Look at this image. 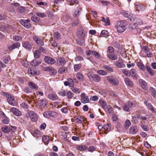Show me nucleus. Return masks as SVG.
<instances>
[{"instance_id": "9", "label": "nucleus", "mask_w": 156, "mask_h": 156, "mask_svg": "<svg viewBox=\"0 0 156 156\" xmlns=\"http://www.w3.org/2000/svg\"><path fill=\"white\" fill-rule=\"evenodd\" d=\"M48 101L45 99H43L39 100L38 102V104L41 108H44L48 104Z\"/></svg>"}, {"instance_id": "7", "label": "nucleus", "mask_w": 156, "mask_h": 156, "mask_svg": "<svg viewBox=\"0 0 156 156\" xmlns=\"http://www.w3.org/2000/svg\"><path fill=\"white\" fill-rule=\"evenodd\" d=\"M44 60L46 63L50 65H53L56 62V61L54 59L48 56L45 57Z\"/></svg>"}, {"instance_id": "6", "label": "nucleus", "mask_w": 156, "mask_h": 156, "mask_svg": "<svg viewBox=\"0 0 156 156\" xmlns=\"http://www.w3.org/2000/svg\"><path fill=\"white\" fill-rule=\"evenodd\" d=\"M75 122L78 123H85L87 121V119L82 116H79L77 117H75Z\"/></svg>"}, {"instance_id": "33", "label": "nucleus", "mask_w": 156, "mask_h": 156, "mask_svg": "<svg viewBox=\"0 0 156 156\" xmlns=\"http://www.w3.org/2000/svg\"><path fill=\"white\" fill-rule=\"evenodd\" d=\"M33 54L34 57L36 59L40 57L41 54H40L39 51L38 50H35Z\"/></svg>"}, {"instance_id": "63", "label": "nucleus", "mask_w": 156, "mask_h": 156, "mask_svg": "<svg viewBox=\"0 0 156 156\" xmlns=\"http://www.w3.org/2000/svg\"><path fill=\"white\" fill-rule=\"evenodd\" d=\"M31 20L33 21L36 22L38 20V18L35 16H33L31 17Z\"/></svg>"}, {"instance_id": "40", "label": "nucleus", "mask_w": 156, "mask_h": 156, "mask_svg": "<svg viewBox=\"0 0 156 156\" xmlns=\"http://www.w3.org/2000/svg\"><path fill=\"white\" fill-rule=\"evenodd\" d=\"M149 90L151 93V95L154 97L156 98V91L152 87H150Z\"/></svg>"}, {"instance_id": "19", "label": "nucleus", "mask_w": 156, "mask_h": 156, "mask_svg": "<svg viewBox=\"0 0 156 156\" xmlns=\"http://www.w3.org/2000/svg\"><path fill=\"white\" fill-rule=\"evenodd\" d=\"M139 83L141 87L144 90H146L147 87L146 83L142 79H140L139 81Z\"/></svg>"}, {"instance_id": "61", "label": "nucleus", "mask_w": 156, "mask_h": 156, "mask_svg": "<svg viewBox=\"0 0 156 156\" xmlns=\"http://www.w3.org/2000/svg\"><path fill=\"white\" fill-rule=\"evenodd\" d=\"M142 50L143 52L147 53L149 51V48L148 47L145 46L143 47Z\"/></svg>"}, {"instance_id": "50", "label": "nucleus", "mask_w": 156, "mask_h": 156, "mask_svg": "<svg viewBox=\"0 0 156 156\" xmlns=\"http://www.w3.org/2000/svg\"><path fill=\"white\" fill-rule=\"evenodd\" d=\"M81 66V65L80 64L75 65L74 66V69L75 71H78L80 68Z\"/></svg>"}, {"instance_id": "49", "label": "nucleus", "mask_w": 156, "mask_h": 156, "mask_svg": "<svg viewBox=\"0 0 156 156\" xmlns=\"http://www.w3.org/2000/svg\"><path fill=\"white\" fill-rule=\"evenodd\" d=\"M10 60V56H6L4 58L3 62L7 64L8 63Z\"/></svg>"}, {"instance_id": "32", "label": "nucleus", "mask_w": 156, "mask_h": 156, "mask_svg": "<svg viewBox=\"0 0 156 156\" xmlns=\"http://www.w3.org/2000/svg\"><path fill=\"white\" fill-rule=\"evenodd\" d=\"M76 148L80 151H84L87 149V147L86 145H79L76 147Z\"/></svg>"}, {"instance_id": "25", "label": "nucleus", "mask_w": 156, "mask_h": 156, "mask_svg": "<svg viewBox=\"0 0 156 156\" xmlns=\"http://www.w3.org/2000/svg\"><path fill=\"white\" fill-rule=\"evenodd\" d=\"M101 21L105 23L106 25H110V21L108 17H107L105 19L103 17H101Z\"/></svg>"}, {"instance_id": "41", "label": "nucleus", "mask_w": 156, "mask_h": 156, "mask_svg": "<svg viewBox=\"0 0 156 156\" xmlns=\"http://www.w3.org/2000/svg\"><path fill=\"white\" fill-rule=\"evenodd\" d=\"M17 11L20 13H23L25 11V8L22 6L19 7L17 9Z\"/></svg>"}, {"instance_id": "4", "label": "nucleus", "mask_w": 156, "mask_h": 156, "mask_svg": "<svg viewBox=\"0 0 156 156\" xmlns=\"http://www.w3.org/2000/svg\"><path fill=\"white\" fill-rule=\"evenodd\" d=\"M108 80L111 84L117 85L119 84V81L116 79H115L113 76H108L107 77Z\"/></svg>"}, {"instance_id": "23", "label": "nucleus", "mask_w": 156, "mask_h": 156, "mask_svg": "<svg viewBox=\"0 0 156 156\" xmlns=\"http://www.w3.org/2000/svg\"><path fill=\"white\" fill-rule=\"evenodd\" d=\"M135 6L136 10L138 11H142L145 9L144 6L141 4L136 5Z\"/></svg>"}, {"instance_id": "35", "label": "nucleus", "mask_w": 156, "mask_h": 156, "mask_svg": "<svg viewBox=\"0 0 156 156\" xmlns=\"http://www.w3.org/2000/svg\"><path fill=\"white\" fill-rule=\"evenodd\" d=\"M99 104L102 105L104 108H105L107 105L106 102L103 100L101 99L99 101Z\"/></svg>"}, {"instance_id": "20", "label": "nucleus", "mask_w": 156, "mask_h": 156, "mask_svg": "<svg viewBox=\"0 0 156 156\" xmlns=\"http://www.w3.org/2000/svg\"><path fill=\"white\" fill-rule=\"evenodd\" d=\"M41 63V61H38L36 59H34L30 63L31 65L34 66H38Z\"/></svg>"}, {"instance_id": "28", "label": "nucleus", "mask_w": 156, "mask_h": 156, "mask_svg": "<svg viewBox=\"0 0 156 156\" xmlns=\"http://www.w3.org/2000/svg\"><path fill=\"white\" fill-rule=\"evenodd\" d=\"M108 57L111 59L115 60L117 59V56L115 55L112 54H109L108 55Z\"/></svg>"}, {"instance_id": "15", "label": "nucleus", "mask_w": 156, "mask_h": 156, "mask_svg": "<svg viewBox=\"0 0 156 156\" xmlns=\"http://www.w3.org/2000/svg\"><path fill=\"white\" fill-rule=\"evenodd\" d=\"M138 131V129L136 126H131L129 130V133L132 134H134Z\"/></svg>"}, {"instance_id": "44", "label": "nucleus", "mask_w": 156, "mask_h": 156, "mask_svg": "<svg viewBox=\"0 0 156 156\" xmlns=\"http://www.w3.org/2000/svg\"><path fill=\"white\" fill-rule=\"evenodd\" d=\"M97 73L99 75L102 76H105L107 74V73L106 71L101 70H98Z\"/></svg>"}, {"instance_id": "26", "label": "nucleus", "mask_w": 156, "mask_h": 156, "mask_svg": "<svg viewBox=\"0 0 156 156\" xmlns=\"http://www.w3.org/2000/svg\"><path fill=\"white\" fill-rule=\"evenodd\" d=\"M42 140L44 144L47 145L48 144L49 141V138L47 136H42Z\"/></svg>"}, {"instance_id": "36", "label": "nucleus", "mask_w": 156, "mask_h": 156, "mask_svg": "<svg viewBox=\"0 0 156 156\" xmlns=\"http://www.w3.org/2000/svg\"><path fill=\"white\" fill-rule=\"evenodd\" d=\"M2 131L5 133H8L10 132L9 127H8L7 126H5L2 127Z\"/></svg>"}, {"instance_id": "16", "label": "nucleus", "mask_w": 156, "mask_h": 156, "mask_svg": "<svg viewBox=\"0 0 156 156\" xmlns=\"http://www.w3.org/2000/svg\"><path fill=\"white\" fill-rule=\"evenodd\" d=\"M20 46V43L19 42L15 43L12 44L11 46H8V49L10 50H12L16 48H18Z\"/></svg>"}, {"instance_id": "45", "label": "nucleus", "mask_w": 156, "mask_h": 156, "mask_svg": "<svg viewBox=\"0 0 156 156\" xmlns=\"http://www.w3.org/2000/svg\"><path fill=\"white\" fill-rule=\"evenodd\" d=\"M136 118H137L138 119H141L143 120H145L146 119V118L145 117H143L141 115H136V117H133L132 119H134V118H135L136 119Z\"/></svg>"}, {"instance_id": "34", "label": "nucleus", "mask_w": 156, "mask_h": 156, "mask_svg": "<svg viewBox=\"0 0 156 156\" xmlns=\"http://www.w3.org/2000/svg\"><path fill=\"white\" fill-rule=\"evenodd\" d=\"M134 23L137 25H141L143 23L142 20L138 18H135L134 19Z\"/></svg>"}, {"instance_id": "46", "label": "nucleus", "mask_w": 156, "mask_h": 156, "mask_svg": "<svg viewBox=\"0 0 156 156\" xmlns=\"http://www.w3.org/2000/svg\"><path fill=\"white\" fill-rule=\"evenodd\" d=\"M23 91L27 93H31L32 92V90L29 87H26L23 90Z\"/></svg>"}, {"instance_id": "42", "label": "nucleus", "mask_w": 156, "mask_h": 156, "mask_svg": "<svg viewBox=\"0 0 156 156\" xmlns=\"http://www.w3.org/2000/svg\"><path fill=\"white\" fill-rule=\"evenodd\" d=\"M123 109L127 112L130 111L129 107L128 106L127 104H124L123 105Z\"/></svg>"}, {"instance_id": "43", "label": "nucleus", "mask_w": 156, "mask_h": 156, "mask_svg": "<svg viewBox=\"0 0 156 156\" xmlns=\"http://www.w3.org/2000/svg\"><path fill=\"white\" fill-rule=\"evenodd\" d=\"M13 39L15 41H20L22 40L21 37L19 35H15L13 37Z\"/></svg>"}, {"instance_id": "64", "label": "nucleus", "mask_w": 156, "mask_h": 156, "mask_svg": "<svg viewBox=\"0 0 156 156\" xmlns=\"http://www.w3.org/2000/svg\"><path fill=\"white\" fill-rule=\"evenodd\" d=\"M148 108L151 110V111L153 112H155V110L152 107V106L151 105L148 103V105H147Z\"/></svg>"}, {"instance_id": "1", "label": "nucleus", "mask_w": 156, "mask_h": 156, "mask_svg": "<svg viewBox=\"0 0 156 156\" xmlns=\"http://www.w3.org/2000/svg\"><path fill=\"white\" fill-rule=\"evenodd\" d=\"M115 27L117 29L118 32L120 33L124 32L126 29L125 26L122 21H118Z\"/></svg>"}, {"instance_id": "11", "label": "nucleus", "mask_w": 156, "mask_h": 156, "mask_svg": "<svg viewBox=\"0 0 156 156\" xmlns=\"http://www.w3.org/2000/svg\"><path fill=\"white\" fill-rule=\"evenodd\" d=\"M57 63L59 66H63L66 63V60L63 57L58 58L57 60Z\"/></svg>"}, {"instance_id": "60", "label": "nucleus", "mask_w": 156, "mask_h": 156, "mask_svg": "<svg viewBox=\"0 0 156 156\" xmlns=\"http://www.w3.org/2000/svg\"><path fill=\"white\" fill-rule=\"evenodd\" d=\"M58 94L61 96L64 97L66 96V93L65 90H62L58 93Z\"/></svg>"}, {"instance_id": "2", "label": "nucleus", "mask_w": 156, "mask_h": 156, "mask_svg": "<svg viewBox=\"0 0 156 156\" xmlns=\"http://www.w3.org/2000/svg\"><path fill=\"white\" fill-rule=\"evenodd\" d=\"M7 99V101L9 103L13 106H16L17 103L15 101V99L13 96L11 94H9L7 93H4Z\"/></svg>"}, {"instance_id": "57", "label": "nucleus", "mask_w": 156, "mask_h": 156, "mask_svg": "<svg viewBox=\"0 0 156 156\" xmlns=\"http://www.w3.org/2000/svg\"><path fill=\"white\" fill-rule=\"evenodd\" d=\"M48 71L51 74L55 75L56 73L55 70L53 68L51 67H50Z\"/></svg>"}, {"instance_id": "51", "label": "nucleus", "mask_w": 156, "mask_h": 156, "mask_svg": "<svg viewBox=\"0 0 156 156\" xmlns=\"http://www.w3.org/2000/svg\"><path fill=\"white\" fill-rule=\"evenodd\" d=\"M67 80L69 84V87H73L74 85L73 80L71 78H69L67 79Z\"/></svg>"}, {"instance_id": "59", "label": "nucleus", "mask_w": 156, "mask_h": 156, "mask_svg": "<svg viewBox=\"0 0 156 156\" xmlns=\"http://www.w3.org/2000/svg\"><path fill=\"white\" fill-rule=\"evenodd\" d=\"M21 62L24 67H27L29 65L28 62L27 61L22 60L21 61Z\"/></svg>"}, {"instance_id": "47", "label": "nucleus", "mask_w": 156, "mask_h": 156, "mask_svg": "<svg viewBox=\"0 0 156 156\" xmlns=\"http://www.w3.org/2000/svg\"><path fill=\"white\" fill-rule=\"evenodd\" d=\"M70 5H73L74 4H77L78 1L77 0H68Z\"/></svg>"}, {"instance_id": "52", "label": "nucleus", "mask_w": 156, "mask_h": 156, "mask_svg": "<svg viewBox=\"0 0 156 156\" xmlns=\"http://www.w3.org/2000/svg\"><path fill=\"white\" fill-rule=\"evenodd\" d=\"M147 70L149 73L150 74L151 76H153L154 74L153 71L151 69L150 67L147 66Z\"/></svg>"}, {"instance_id": "5", "label": "nucleus", "mask_w": 156, "mask_h": 156, "mask_svg": "<svg viewBox=\"0 0 156 156\" xmlns=\"http://www.w3.org/2000/svg\"><path fill=\"white\" fill-rule=\"evenodd\" d=\"M31 120L33 122H35L37 120V114L32 111H30L28 112Z\"/></svg>"}, {"instance_id": "24", "label": "nucleus", "mask_w": 156, "mask_h": 156, "mask_svg": "<svg viewBox=\"0 0 156 156\" xmlns=\"http://www.w3.org/2000/svg\"><path fill=\"white\" fill-rule=\"evenodd\" d=\"M28 85L31 89L37 90L38 87L34 83L32 82H30L28 83Z\"/></svg>"}, {"instance_id": "17", "label": "nucleus", "mask_w": 156, "mask_h": 156, "mask_svg": "<svg viewBox=\"0 0 156 156\" xmlns=\"http://www.w3.org/2000/svg\"><path fill=\"white\" fill-rule=\"evenodd\" d=\"M130 75L134 79H137L138 78V75L136 70L135 69H132L130 70Z\"/></svg>"}, {"instance_id": "18", "label": "nucleus", "mask_w": 156, "mask_h": 156, "mask_svg": "<svg viewBox=\"0 0 156 156\" xmlns=\"http://www.w3.org/2000/svg\"><path fill=\"white\" fill-rule=\"evenodd\" d=\"M48 97L49 99L53 101L56 100L58 98L56 94H48Z\"/></svg>"}, {"instance_id": "55", "label": "nucleus", "mask_w": 156, "mask_h": 156, "mask_svg": "<svg viewBox=\"0 0 156 156\" xmlns=\"http://www.w3.org/2000/svg\"><path fill=\"white\" fill-rule=\"evenodd\" d=\"M72 90L73 92L75 93H80L81 91L80 89L75 87L72 88Z\"/></svg>"}, {"instance_id": "56", "label": "nucleus", "mask_w": 156, "mask_h": 156, "mask_svg": "<svg viewBox=\"0 0 156 156\" xmlns=\"http://www.w3.org/2000/svg\"><path fill=\"white\" fill-rule=\"evenodd\" d=\"M122 72L123 73L127 76H130V71L129 72L128 70L123 69L122 70Z\"/></svg>"}, {"instance_id": "58", "label": "nucleus", "mask_w": 156, "mask_h": 156, "mask_svg": "<svg viewBox=\"0 0 156 156\" xmlns=\"http://www.w3.org/2000/svg\"><path fill=\"white\" fill-rule=\"evenodd\" d=\"M76 77L80 80H83V77L82 74L80 73H78L76 75Z\"/></svg>"}, {"instance_id": "27", "label": "nucleus", "mask_w": 156, "mask_h": 156, "mask_svg": "<svg viewBox=\"0 0 156 156\" xmlns=\"http://www.w3.org/2000/svg\"><path fill=\"white\" fill-rule=\"evenodd\" d=\"M124 81L126 85L129 87H132L133 83L132 81L128 78H126L124 79Z\"/></svg>"}, {"instance_id": "31", "label": "nucleus", "mask_w": 156, "mask_h": 156, "mask_svg": "<svg viewBox=\"0 0 156 156\" xmlns=\"http://www.w3.org/2000/svg\"><path fill=\"white\" fill-rule=\"evenodd\" d=\"M108 34V31L105 30H104L102 31L101 34L99 35V37H106Z\"/></svg>"}, {"instance_id": "12", "label": "nucleus", "mask_w": 156, "mask_h": 156, "mask_svg": "<svg viewBox=\"0 0 156 156\" xmlns=\"http://www.w3.org/2000/svg\"><path fill=\"white\" fill-rule=\"evenodd\" d=\"M22 46L23 47L27 50L30 51L32 49V46L27 41H23L22 43Z\"/></svg>"}, {"instance_id": "38", "label": "nucleus", "mask_w": 156, "mask_h": 156, "mask_svg": "<svg viewBox=\"0 0 156 156\" xmlns=\"http://www.w3.org/2000/svg\"><path fill=\"white\" fill-rule=\"evenodd\" d=\"M54 38L56 40H60L61 38L60 33L58 32L55 33L54 34Z\"/></svg>"}, {"instance_id": "39", "label": "nucleus", "mask_w": 156, "mask_h": 156, "mask_svg": "<svg viewBox=\"0 0 156 156\" xmlns=\"http://www.w3.org/2000/svg\"><path fill=\"white\" fill-rule=\"evenodd\" d=\"M73 92L69 90L67 92L66 96L68 99H70L73 98Z\"/></svg>"}, {"instance_id": "62", "label": "nucleus", "mask_w": 156, "mask_h": 156, "mask_svg": "<svg viewBox=\"0 0 156 156\" xmlns=\"http://www.w3.org/2000/svg\"><path fill=\"white\" fill-rule=\"evenodd\" d=\"M107 107L108 112L110 113H112L113 111L112 107L110 105H108Z\"/></svg>"}, {"instance_id": "14", "label": "nucleus", "mask_w": 156, "mask_h": 156, "mask_svg": "<svg viewBox=\"0 0 156 156\" xmlns=\"http://www.w3.org/2000/svg\"><path fill=\"white\" fill-rule=\"evenodd\" d=\"M10 111L17 116H20L22 114L21 112L19 109L15 108H11L10 109Z\"/></svg>"}, {"instance_id": "13", "label": "nucleus", "mask_w": 156, "mask_h": 156, "mask_svg": "<svg viewBox=\"0 0 156 156\" xmlns=\"http://www.w3.org/2000/svg\"><path fill=\"white\" fill-rule=\"evenodd\" d=\"M33 40L38 45L43 46L44 43L42 41L41 39L39 37L36 36H34L33 37Z\"/></svg>"}, {"instance_id": "30", "label": "nucleus", "mask_w": 156, "mask_h": 156, "mask_svg": "<svg viewBox=\"0 0 156 156\" xmlns=\"http://www.w3.org/2000/svg\"><path fill=\"white\" fill-rule=\"evenodd\" d=\"M28 74L31 75H37V72L34 70L32 69L31 68L28 69Z\"/></svg>"}, {"instance_id": "3", "label": "nucleus", "mask_w": 156, "mask_h": 156, "mask_svg": "<svg viewBox=\"0 0 156 156\" xmlns=\"http://www.w3.org/2000/svg\"><path fill=\"white\" fill-rule=\"evenodd\" d=\"M76 34L79 38L83 39L86 34V32L83 27H80L77 29Z\"/></svg>"}, {"instance_id": "29", "label": "nucleus", "mask_w": 156, "mask_h": 156, "mask_svg": "<svg viewBox=\"0 0 156 156\" xmlns=\"http://www.w3.org/2000/svg\"><path fill=\"white\" fill-rule=\"evenodd\" d=\"M137 66L141 70L144 71L145 70V68L144 66L141 62H138L137 63Z\"/></svg>"}, {"instance_id": "53", "label": "nucleus", "mask_w": 156, "mask_h": 156, "mask_svg": "<svg viewBox=\"0 0 156 156\" xmlns=\"http://www.w3.org/2000/svg\"><path fill=\"white\" fill-rule=\"evenodd\" d=\"M103 68L104 69L107 70H108L112 72L113 71V69L111 67L108 66H103Z\"/></svg>"}, {"instance_id": "54", "label": "nucleus", "mask_w": 156, "mask_h": 156, "mask_svg": "<svg viewBox=\"0 0 156 156\" xmlns=\"http://www.w3.org/2000/svg\"><path fill=\"white\" fill-rule=\"evenodd\" d=\"M131 125V123L130 122L129 120H127L125 123V127L127 128L129 126Z\"/></svg>"}, {"instance_id": "37", "label": "nucleus", "mask_w": 156, "mask_h": 156, "mask_svg": "<svg viewBox=\"0 0 156 156\" xmlns=\"http://www.w3.org/2000/svg\"><path fill=\"white\" fill-rule=\"evenodd\" d=\"M36 14L37 16L41 18H44L46 16L45 13L38 12L36 13Z\"/></svg>"}, {"instance_id": "10", "label": "nucleus", "mask_w": 156, "mask_h": 156, "mask_svg": "<svg viewBox=\"0 0 156 156\" xmlns=\"http://www.w3.org/2000/svg\"><path fill=\"white\" fill-rule=\"evenodd\" d=\"M81 101L82 103H86L89 102V99L87 96H86L85 93H82L81 94Z\"/></svg>"}, {"instance_id": "22", "label": "nucleus", "mask_w": 156, "mask_h": 156, "mask_svg": "<svg viewBox=\"0 0 156 156\" xmlns=\"http://www.w3.org/2000/svg\"><path fill=\"white\" fill-rule=\"evenodd\" d=\"M93 80L95 82H99L101 80V77L97 74H94L91 76Z\"/></svg>"}, {"instance_id": "21", "label": "nucleus", "mask_w": 156, "mask_h": 156, "mask_svg": "<svg viewBox=\"0 0 156 156\" xmlns=\"http://www.w3.org/2000/svg\"><path fill=\"white\" fill-rule=\"evenodd\" d=\"M115 65L118 68L123 67V64L122 59L119 58L118 60L116 62Z\"/></svg>"}, {"instance_id": "8", "label": "nucleus", "mask_w": 156, "mask_h": 156, "mask_svg": "<svg viewBox=\"0 0 156 156\" xmlns=\"http://www.w3.org/2000/svg\"><path fill=\"white\" fill-rule=\"evenodd\" d=\"M30 20H21L20 21V23L25 27L28 28L30 26Z\"/></svg>"}, {"instance_id": "48", "label": "nucleus", "mask_w": 156, "mask_h": 156, "mask_svg": "<svg viewBox=\"0 0 156 156\" xmlns=\"http://www.w3.org/2000/svg\"><path fill=\"white\" fill-rule=\"evenodd\" d=\"M67 71L66 68L64 66H63L61 67L58 70V72L59 73L62 74L64 72Z\"/></svg>"}]
</instances>
